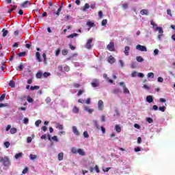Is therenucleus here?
<instances>
[{
	"instance_id": "obj_1",
	"label": "nucleus",
	"mask_w": 175,
	"mask_h": 175,
	"mask_svg": "<svg viewBox=\"0 0 175 175\" xmlns=\"http://www.w3.org/2000/svg\"><path fill=\"white\" fill-rule=\"evenodd\" d=\"M1 163H3V166H5V167H8V166H10L12 165V163L10 162V159L8 156H5L4 157H3Z\"/></svg>"
},
{
	"instance_id": "obj_2",
	"label": "nucleus",
	"mask_w": 175,
	"mask_h": 175,
	"mask_svg": "<svg viewBox=\"0 0 175 175\" xmlns=\"http://www.w3.org/2000/svg\"><path fill=\"white\" fill-rule=\"evenodd\" d=\"M92 40H93L92 38H90L87 41L85 48L88 49V50L91 49V48L92 47Z\"/></svg>"
},
{
	"instance_id": "obj_3",
	"label": "nucleus",
	"mask_w": 175,
	"mask_h": 175,
	"mask_svg": "<svg viewBox=\"0 0 175 175\" xmlns=\"http://www.w3.org/2000/svg\"><path fill=\"white\" fill-rule=\"evenodd\" d=\"M136 49L139 51H147V48L143 45L138 44L136 46Z\"/></svg>"
},
{
	"instance_id": "obj_4",
	"label": "nucleus",
	"mask_w": 175,
	"mask_h": 175,
	"mask_svg": "<svg viewBox=\"0 0 175 175\" xmlns=\"http://www.w3.org/2000/svg\"><path fill=\"white\" fill-rule=\"evenodd\" d=\"M107 50L109 51H114V42H110L107 46Z\"/></svg>"
},
{
	"instance_id": "obj_5",
	"label": "nucleus",
	"mask_w": 175,
	"mask_h": 175,
	"mask_svg": "<svg viewBox=\"0 0 175 175\" xmlns=\"http://www.w3.org/2000/svg\"><path fill=\"white\" fill-rule=\"evenodd\" d=\"M72 132L75 136H80V131L77 129V127L75 126H72Z\"/></svg>"
},
{
	"instance_id": "obj_6",
	"label": "nucleus",
	"mask_w": 175,
	"mask_h": 175,
	"mask_svg": "<svg viewBox=\"0 0 175 175\" xmlns=\"http://www.w3.org/2000/svg\"><path fill=\"white\" fill-rule=\"evenodd\" d=\"M103 102L102 100H98V110H103L104 107Z\"/></svg>"
},
{
	"instance_id": "obj_7",
	"label": "nucleus",
	"mask_w": 175,
	"mask_h": 175,
	"mask_svg": "<svg viewBox=\"0 0 175 175\" xmlns=\"http://www.w3.org/2000/svg\"><path fill=\"white\" fill-rule=\"evenodd\" d=\"M48 139H49V140L52 139L54 142H58V137H57V135H55V136L51 137V135H50V134H48Z\"/></svg>"
},
{
	"instance_id": "obj_8",
	"label": "nucleus",
	"mask_w": 175,
	"mask_h": 175,
	"mask_svg": "<svg viewBox=\"0 0 175 175\" xmlns=\"http://www.w3.org/2000/svg\"><path fill=\"white\" fill-rule=\"evenodd\" d=\"M108 62L109 64H114V62H116V59L114 58V57H113V55H110L108 58Z\"/></svg>"
},
{
	"instance_id": "obj_9",
	"label": "nucleus",
	"mask_w": 175,
	"mask_h": 175,
	"mask_svg": "<svg viewBox=\"0 0 175 175\" xmlns=\"http://www.w3.org/2000/svg\"><path fill=\"white\" fill-rule=\"evenodd\" d=\"M153 101H154V98H152V96L151 95L147 96L146 102H148V103H152Z\"/></svg>"
},
{
	"instance_id": "obj_10",
	"label": "nucleus",
	"mask_w": 175,
	"mask_h": 175,
	"mask_svg": "<svg viewBox=\"0 0 175 175\" xmlns=\"http://www.w3.org/2000/svg\"><path fill=\"white\" fill-rule=\"evenodd\" d=\"M79 111H80L79 107H77V106H74L72 108V113L75 114H79Z\"/></svg>"
},
{
	"instance_id": "obj_11",
	"label": "nucleus",
	"mask_w": 175,
	"mask_h": 175,
	"mask_svg": "<svg viewBox=\"0 0 175 175\" xmlns=\"http://www.w3.org/2000/svg\"><path fill=\"white\" fill-rule=\"evenodd\" d=\"M86 25H88L90 28H92V27H95V23L94 22H91V21L88 20L87 21Z\"/></svg>"
},
{
	"instance_id": "obj_12",
	"label": "nucleus",
	"mask_w": 175,
	"mask_h": 175,
	"mask_svg": "<svg viewBox=\"0 0 175 175\" xmlns=\"http://www.w3.org/2000/svg\"><path fill=\"white\" fill-rule=\"evenodd\" d=\"M140 14H142V16H148V10H142Z\"/></svg>"
},
{
	"instance_id": "obj_13",
	"label": "nucleus",
	"mask_w": 175,
	"mask_h": 175,
	"mask_svg": "<svg viewBox=\"0 0 175 175\" xmlns=\"http://www.w3.org/2000/svg\"><path fill=\"white\" fill-rule=\"evenodd\" d=\"M92 87L93 88H96V87H99V83H98V81L94 80V81L92 82Z\"/></svg>"
},
{
	"instance_id": "obj_14",
	"label": "nucleus",
	"mask_w": 175,
	"mask_h": 175,
	"mask_svg": "<svg viewBox=\"0 0 175 175\" xmlns=\"http://www.w3.org/2000/svg\"><path fill=\"white\" fill-rule=\"evenodd\" d=\"M77 154H79V155H81L82 157H84V155H85V152L81 148H79L77 150Z\"/></svg>"
},
{
	"instance_id": "obj_15",
	"label": "nucleus",
	"mask_w": 175,
	"mask_h": 175,
	"mask_svg": "<svg viewBox=\"0 0 175 175\" xmlns=\"http://www.w3.org/2000/svg\"><path fill=\"white\" fill-rule=\"evenodd\" d=\"M28 3H29V5H31V3H29V1H24V2L21 5V8H27V7H28V6H27Z\"/></svg>"
},
{
	"instance_id": "obj_16",
	"label": "nucleus",
	"mask_w": 175,
	"mask_h": 175,
	"mask_svg": "<svg viewBox=\"0 0 175 175\" xmlns=\"http://www.w3.org/2000/svg\"><path fill=\"white\" fill-rule=\"evenodd\" d=\"M55 128L59 129L60 131H62V129H64V125L60 124L58 122H56Z\"/></svg>"
},
{
	"instance_id": "obj_17",
	"label": "nucleus",
	"mask_w": 175,
	"mask_h": 175,
	"mask_svg": "<svg viewBox=\"0 0 175 175\" xmlns=\"http://www.w3.org/2000/svg\"><path fill=\"white\" fill-rule=\"evenodd\" d=\"M6 69V65L5 63L2 62L0 66V72H3Z\"/></svg>"
},
{
	"instance_id": "obj_18",
	"label": "nucleus",
	"mask_w": 175,
	"mask_h": 175,
	"mask_svg": "<svg viewBox=\"0 0 175 175\" xmlns=\"http://www.w3.org/2000/svg\"><path fill=\"white\" fill-rule=\"evenodd\" d=\"M36 57L37 61L38 62H42V59H40V53L36 52Z\"/></svg>"
},
{
	"instance_id": "obj_19",
	"label": "nucleus",
	"mask_w": 175,
	"mask_h": 175,
	"mask_svg": "<svg viewBox=\"0 0 175 175\" xmlns=\"http://www.w3.org/2000/svg\"><path fill=\"white\" fill-rule=\"evenodd\" d=\"M84 110H85V111H88V113H89L90 114H92V113L94 111V109H91V108H90V107H84Z\"/></svg>"
},
{
	"instance_id": "obj_20",
	"label": "nucleus",
	"mask_w": 175,
	"mask_h": 175,
	"mask_svg": "<svg viewBox=\"0 0 175 175\" xmlns=\"http://www.w3.org/2000/svg\"><path fill=\"white\" fill-rule=\"evenodd\" d=\"M12 8L8 10V13H12V12H14L16 9H17V5H11Z\"/></svg>"
},
{
	"instance_id": "obj_21",
	"label": "nucleus",
	"mask_w": 175,
	"mask_h": 175,
	"mask_svg": "<svg viewBox=\"0 0 175 175\" xmlns=\"http://www.w3.org/2000/svg\"><path fill=\"white\" fill-rule=\"evenodd\" d=\"M58 161H62L64 159V152H60L57 156Z\"/></svg>"
},
{
	"instance_id": "obj_22",
	"label": "nucleus",
	"mask_w": 175,
	"mask_h": 175,
	"mask_svg": "<svg viewBox=\"0 0 175 175\" xmlns=\"http://www.w3.org/2000/svg\"><path fill=\"white\" fill-rule=\"evenodd\" d=\"M76 36H79V34L74 33H72V34H70L69 36H68L67 38L68 39H70V38H76Z\"/></svg>"
},
{
	"instance_id": "obj_23",
	"label": "nucleus",
	"mask_w": 175,
	"mask_h": 175,
	"mask_svg": "<svg viewBox=\"0 0 175 175\" xmlns=\"http://www.w3.org/2000/svg\"><path fill=\"white\" fill-rule=\"evenodd\" d=\"M9 86L11 87V88H14V87H16V83H14V81H10L9 83Z\"/></svg>"
},
{
	"instance_id": "obj_24",
	"label": "nucleus",
	"mask_w": 175,
	"mask_h": 175,
	"mask_svg": "<svg viewBox=\"0 0 175 175\" xmlns=\"http://www.w3.org/2000/svg\"><path fill=\"white\" fill-rule=\"evenodd\" d=\"M112 92H113V94H121V90L119 88H116V89H114L112 91Z\"/></svg>"
},
{
	"instance_id": "obj_25",
	"label": "nucleus",
	"mask_w": 175,
	"mask_h": 175,
	"mask_svg": "<svg viewBox=\"0 0 175 175\" xmlns=\"http://www.w3.org/2000/svg\"><path fill=\"white\" fill-rule=\"evenodd\" d=\"M87 9H90V4H88V3L85 4L82 10H83V12H87Z\"/></svg>"
},
{
	"instance_id": "obj_26",
	"label": "nucleus",
	"mask_w": 175,
	"mask_h": 175,
	"mask_svg": "<svg viewBox=\"0 0 175 175\" xmlns=\"http://www.w3.org/2000/svg\"><path fill=\"white\" fill-rule=\"evenodd\" d=\"M129 50H130L129 46H125V48H124L125 55H129Z\"/></svg>"
},
{
	"instance_id": "obj_27",
	"label": "nucleus",
	"mask_w": 175,
	"mask_h": 175,
	"mask_svg": "<svg viewBox=\"0 0 175 175\" xmlns=\"http://www.w3.org/2000/svg\"><path fill=\"white\" fill-rule=\"evenodd\" d=\"M42 76H43V72H37V74H36V77L37 78V79H42Z\"/></svg>"
},
{
	"instance_id": "obj_28",
	"label": "nucleus",
	"mask_w": 175,
	"mask_h": 175,
	"mask_svg": "<svg viewBox=\"0 0 175 175\" xmlns=\"http://www.w3.org/2000/svg\"><path fill=\"white\" fill-rule=\"evenodd\" d=\"M115 129L116 131V132H118V133H120V132H121V126H120V125L116 124L115 126Z\"/></svg>"
},
{
	"instance_id": "obj_29",
	"label": "nucleus",
	"mask_w": 175,
	"mask_h": 175,
	"mask_svg": "<svg viewBox=\"0 0 175 175\" xmlns=\"http://www.w3.org/2000/svg\"><path fill=\"white\" fill-rule=\"evenodd\" d=\"M123 92L124 94H129V90L126 88V86L125 85H123Z\"/></svg>"
},
{
	"instance_id": "obj_30",
	"label": "nucleus",
	"mask_w": 175,
	"mask_h": 175,
	"mask_svg": "<svg viewBox=\"0 0 175 175\" xmlns=\"http://www.w3.org/2000/svg\"><path fill=\"white\" fill-rule=\"evenodd\" d=\"M2 32H3V38H5V36H8V33H9V31L5 29H3Z\"/></svg>"
},
{
	"instance_id": "obj_31",
	"label": "nucleus",
	"mask_w": 175,
	"mask_h": 175,
	"mask_svg": "<svg viewBox=\"0 0 175 175\" xmlns=\"http://www.w3.org/2000/svg\"><path fill=\"white\" fill-rule=\"evenodd\" d=\"M154 29L155 31H158L159 33H163V29H162V27H157Z\"/></svg>"
},
{
	"instance_id": "obj_32",
	"label": "nucleus",
	"mask_w": 175,
	"mask_h": 175,
	"mask_svg": "<svg viewBox=\"0 0 175 175\" xmlns=\"http://www.w3.org/2000/svg\"><path fill=\"white\" fill-rule=\"evenodd\" d=\"M29 158H30V159H31V161H34V159H37L38 156H37L36 154H31L29 155Z\"/></svg>"
},
{
	"instance_id": "obj_33",
	"label": "nucleus",
	"mask_w": 175,
	"mask_h": 175,
	"mask_svg": "<svg viewBox=\"0 0 175 175\" xmlns=\"http://www.w3.org/2000/svg\"><path fill=\"white\" fill-rule=\"evenodd\" d=\"M21 157H23V153L19 152V153L15 154L14 158L16 159H18V158H21Z\"/></svg>"
},
{
	"instance_id": "obj_34",
	"label": "nucleus",
	"mask_w": 175,
	"mask_h": 175,
	"mask_svg": "<svg viewBox=\"0 0 175 175\" xmlns=\"http://www.w3.org/2000/svg\"><path fill=\"white\" fill-rule=\"evenodd\" d=\"M101 25L103 27H106L107 25V19H103L101 22Z\"/></svg>"
},
{
	"instance_id": "obj_35",
	"label": "nucleus",
	"mask_w": 175,
	"mask_h": 175,
	"mask_svg": "<svg viewBox=\"0 0 175 175\" xmlns=\"http://www.w3.org/2000/svg\"><path fill=\"white\" fill-rule=\"evenodd\" d=\"M136 59H137V62H143L144 61V59H143V57H142L140 56H137L136 57Z\"/></svg>"
},
{
	"instance_id": "obj_36",
	"label": "nucleus",
	"mask_w": 175,
	"mask_h": 175,
	"mask_svg": "<svg viewBox=\"0 0 175 175\" xmlns=\"http://www.w3.org/2000/svg\"><path fill=\"white\" fill-rule=\"evenodd\" d=\"M10 133H12V135H14V133H17V129L16 128L11 129Z\"/></svg>"
},
{
	"instance_id": "obj_37",
	"label": "nucleus",
	"mask_w": 175,
	"mask_h": 175,
	"mask_svg": "<svg viewBox=\"0 0 175 175\" xmlns=\"http://www.w3.org/2000/svg\"><path fill=\"white\" fill-rule=\"evenodd\" d=\"M25 55H27V52L24 51V52H21L18 54V57H25Z\"/></svg>"
},
{
	"instance_id": "obj_38",
	"label": "nucleus",
	"mask_w": 175,
	"mask_h": 175,
	"mask_svg": "<svg viewBox=\"0 0 175 175\" xmlns=\"http://www.w3.org/2000/svg\"><path fill=\"white\" fill-rule=\"evenodd\" d=\"M40 87L38 85L31 86L30 90L31 91H34V90H39Z\"/></svg>"
},
{
	"instance_id": "obj_39",
	"label": "nucleus",
	"mask_w": 175,
	"mask_h": 175,
	"mask_svg": "<svg viewBox=\"0 0 175 175\" xmlns=\"http://www.w3.org/2000/svg\"><path fill=\"white\" fill-rule=\"evenodd\" d=\"M68 53H69V51H68V49H63L62 51V55H68Z\"/></svg>"
},
{
	"instance_id": "obj_40",
	"label": "nucleus",
	"mask_w": 175,
	"mask_h": 175,
	"mask_svg": "<svg viewBox=\"0 0 175 175\" xmlns=\"http://www.w3.org/2000/svg\"><path fill=\"white\" fill-rule=\"evenodd\" d=\"M27 100L29 103H32L33 102V98H31V96H28L27 98Z\"/></svg>"
},
{
	"instance_id": "obj_41",
	"label": "nucleus",
	"mask_w": 175,
	"mask_h": 175,
	"mask_svg": "<svg viewBox=\"0 0 175 175\" xmlns=\"http://www.w3.org/2000/svg\"><path fill=\"white\" fill-rule=\"evenodd\" d=\"M150 25L153 26V28L158 27V25H157L154 21H150Z\"/></svg>"
},
{
	"instance_id": "obj_42",
	"label": "nucleus",
	"mask_w": 175,
	"mask_h": 175,
	"mask_svg": "<svg viewBox=\"0 0 175 175\" xmlns=\"http://www.w3.org/2000/svg\"><path fill=\"white\" fill-rule=\"evenodd\" d=\"M146 121L147 122H148L149 124H152L154 122V120H152V118H146Z\"/></svg>"
},
{
	"instance_id": "obj_43",
	"label": "nucleus",
	"mask_w": 175,
	"mask_h": 175,
	"mask_svg": "<svg viewBox=\"0 0 175 175\" xmlns=\"http://www.w3.org/2000/svg\"><path fill=\"white\" fill-rule=\"evenodd\" d=\"M71 152L72 154H77V149L75 147L72 148H71Z\"/></svg>"
},
{
	"instance_id": "obj_44",
	"label": "nucleus",
	"mask_w": 175,
	"mask_h": 175,
	"mask_svg": "<svg viewBox=\"0 0 175 175\" xmlns=\"http://www.w3.org/2000/svg\"><path fill=\"white\" fill-rule=\"evenodd\" d=\"M69 70H70V67H69L68 66H66L64 67V72H69Z\"/></svg>"
},
{
	"instance_id": "obj_45",
	"label": "nucleus",
	"mask_w": 175,
	"mask_h": 175,
	"mask_svg": "<svg viewBox=\"0 0 175 175\" xmlns=\"http://www.w3.org/2000/svg\"><path fill=\"white\" fill-rule=\"evenodd\" d=\"M6 96L5 94H3L1 96H0V102H2L3 100H5V98Z\"/></svg>"
},
{
	"instance_id": "obj_46",
	"label": "nucleus",
	"mask_w": 175,
	"mask_h": 175,
	"mask_svg": "<svg viewBox=\"0 0 175 175\" xmlns=\"http://www.w3.org/2000/svg\"><path fill=\"white\" fill-rule=\"evenodd\" d=\"M23 69H24V65L23 64H20L18 66V68H17V70H23Z\"/></svg>"
},
{
	"instance_id": "obj_47",
	"label": "nucleus",
	"mask_w": 175,
	"mask_h": 175,
	"mask_svg": "<svg viewBox=\"0 0 175 175\" xmlns=\"http://www.w3.org/2000/svg\"><path fill=\"white\" fill-rule=\"evenodd\" d=\"M42 75L44 77L47 78L49 76H51V74L50 72H44Z\"/></svg>"
},
{
	"instance_id": "obj_48",
	"label": "nucleus",
	"mask_w": 175,
	"mask_h": 175,
	"mask_svg": "<svg viewBox=\"0 0 175 175\" xmlns=\"http://www.w3.org/2000/svg\"><path fill=\"white\" fill-rule=\"evenodd\" d=\"M40 124H42V120H38L36 121V122H35L36 126H39V125H40Z\"/></svg>"
},
{
	"instance_id": "obj_49",
	"label": "nucleus",
	"mask_w": 175,
	"mask_h": 175,
	"mask_svg": "<svg viewBox=\"0 0 175 175\" xmlns=\"http://www.w3.org/2000/svg\"><path fill=\"white\" fill-rule=\"evenodd\" d=\"M83 137H85L86 139H88V137H90V135H88V132L84 131L83 132Z\"/></svg>"
},
{
	"instance_id": "obj_50",
	"label": "nucleus",
	"mask_w": 175,
	"mask_h": 175,
	"mask_svg": "<svg viewBox=\"0 0 175 175\" xmlns=\"http://www.w3.org/2000/svg\"><path fill=\"white\" fill-rule=\"evenodd\" d=\"M19 99L21 100V102H23V100H25V99H27V96H21L19 97Z\"/></svg>"
},
{
	"instance_id": "obj_51",
	"label": "nucleus",
	"mask_w": 175,
	"mask_h": 175,
	"mask_svg": "<svg viewBox=\"0 0 175 175\" xmlns=\"http://www.w3.org/2000/svg\"><path fill=\"white\" fill-rule=\"evenodd\" d=\"M4 146H5V148H9V147L10 146V142H5L4 143Z\"/></svg>"
},
{
	"instance_id": "obj_52",
	"label": "nucleus",
	"mask_w": 175,
	"mask_h": 175,
	"mask_svg": "<svg viewBox=\"0 0 175 175\" xmlns=\"http://www.w3.org/2000/svg\"><path fill=\"white\" fill-rule=\"evenodd\" d=\"M159 110H160V111H162L163 113V112H165V110H166V107H159Z\"/></svg>"
},
{
	"instance_id": "obj_53",
	"label": "nucleus",
	"mask_w": 175,
	"mask_h": 175,
	"mask_svg": "<svg viewBox=\"0 0 175 175\" xmlns=\"http://www.w3.org/2000/svg\"><path fill=\"white\" fill-rule=\"evenodd\" d=\"M57 69L59 72H64V67L62 66V65H60L57 67Z\"/></svg>"
},
{
	"instance_id": "obj_54",
	"label": "nucleus",
	"mask_w": 175,
	"mask_h": 175,
	"mask_svg": "<svg viewBox=\"0 0 175 175\" xmlns=\"http://www.w3.org/2000/svg\"><path fill=\"white\" fill-rule=\"evenodd\" d=\"M59 53H61V49H57L55 51V56H56V57H58V55H59Z\"/></svg>"
},
{
	"instance_id": "obj_55",
	"label": "nucleus",
	"mask_w": 175,
	"mask_h": 175,
	"mask_svg": "<svg viewBox=\"0 0 175 175\" xmlns=\"http://www.w3.org/2000/svg\"><path fill=\"white\" fill-rule=\"evenodd\" d=\"M94 170L96 172V173H100V170H99V167L98 165H95Z\"/></svg>"
},
{
	"instance_id": "obj_56",
	"label": "nucleus",
	"mask_w": 175,
	"mask_h": 175,
	"mask_svg": "<svg viewBox=\"0 0 175 175\" xmlns=\"http://www.w3.org/2000/svg\"><path fill=\"white\" fill-rule=\"evenodd\" d=\"M45 102L46 103L49 104L50 103V102H51V98L50 97H47L46 99H45Z\"/></svg>"
},
{
	"instance_id": "obj_57",
	"label": "nucleus",
	"mask_w": 175,
	"mask_h": 175,
	"mask_svg": "<svg viewBox=\"0 0 175 175\" xmlns=\"http://www.w3.org/2000/svg\"><path fill=\"white\" fill-rule=\"evenodd\" d=\"M157 81H159V83H163V78L159 77L157 78Z\"/></svg>"
},
{
	"instance_id": "obj_58",
	"label": "nucleus",
	"mask_w": 175,
	"mask_h": 175,
	"mask_svg": "<svg viewBox=\"0 0 175 175\" xmlns=\"http://www.w3.org/2000/svg\"><path fill=\"white\" fill-rule=\"evenodd\" d=\"M28 122H29V119H28V118H25L23 120V124H28Z\"/></svg>"
},
{
	"instance_id": "obj_59",
	"label": "nucleus",
	"mask_w": 175,
	"mask_h": 175,
	"mask_svg": "<svg viewBox=\"0 0 175 175\" xmlns=\"http://www.w3.org/2000/svg\"><path fill=\"white\" fill-rule=\"evenodd\" d=\"M23 174H26V173H28V167H25L23 172H22Z\"/></svg>"
},
{
	"instance_id": "obj_60",
	"label": "nucleus",
	"mask_w": 175,
	"mask_h": 175,
	"mask_svg": "<svg viewBox=\"0 0 175 175\" xmlns=\"http://www.w3.org/2000/svg\"><path fill=\"white\" fill-rule=\"evenodd\" d=\"M167 14H168V16H170V17H172V10L170 9H167Z\"/></svg>"
},
{
	"instance_id": "obj_61",
	"label": "nucleus",
	"mask_w": 175,
	"mask_h": 175,
	"mask_svg": "<svg viewBox=\"0 0 175 175\" xmlns=\"http://www.w3.org/2000/svg\"><path fill=\"white\" fill-rule=\"evenodd\" d=\"M98 16H99L100 18H103V12H102V11H99L98 12Z\"/></svg>"
},
{
	"instance_id": "obj_62",
	"label": "nucleus",
	"mask_w": 175,
	"mask_h": 175,
	"mask_svg": "<svg viewBox=\"0 0 175 175\" xmlns=\"http://www.w3.org/2000/svg\"><path fill=\"white\" fill-rule=\"evenodd\" d=\"M148 77L154 78V74H153V72H149V73H148Z\"/></svg>"
},
{
	"instance_id": "obj_63",
	"label": "nucleus",
	"mask_w": 175,
	"mask_h": 175,
	"mask_svg": "<svg viewBox=\"0 0 175 175\" xmlns=\"http://www.w3.org/2000/svg\"><path fill=\"white\" fill-rule=\"evenodd\" d=\"M31 142H32V137H28L27 139V143H31Z\"/></svg>"
},
{
	"instance_id": "obj_64",
	"label": "nucleus",
	"mask_w": 175,
	"mask_h": 175,
	"mask_svg": "<svg viewBox=\"0 0 175 175\" xmlns=\"http://www.w3.org/2000/svg\"><path fill=\"white\" fill-rule=\"evenodd\" d=\"M124 9H128V3H124L122 5Z\"/></svg>"
}]
</instances>
